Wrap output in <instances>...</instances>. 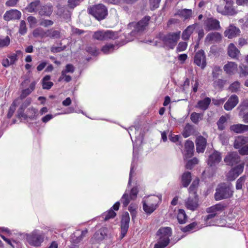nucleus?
<instances>
[{"label":"nucleus","instance_id":"1","mask_svg":"<svg viewBox=\"0 0 248 248\" xmlns=\"http://www.w3.org/2000/svg\"><path fill=\"white\" fill-rule=\"evenodd\" d=\"M172 234L171 229L170 227H162L156 233L157 243L154 248H164L167 247L170 241V237Z\"/></svg>","mask_w":248,"mask_h":248},{"label":"nucleus","instance_id":"2","mask_svg":"<svg viewBox=\"0 0 248 248\" xmlns=\"http://www.w3.org/2000/svg\"><path fill=\"white\" fill-rule=\"evenodd\" d=\"M45 234L42 231L35 230L26 235L28 242L34 247H39L44 240Z\"/></svg>","mask_w":248,"mask_h":248},{"label":"nucleus","instance_id":"3","mask_svg":"<svg viewBox=\"0 0 248 248\" xmlns=\"http://www.w3.org/2000/svg\"><path fill=\"white\" fill-rule=\"evenodd\" d=\"M232 194L231 187L225 184H222L218 186L216 189L215 194V199L217 201L229 198Z\"/></svg>","mask_w":248,"mask_h":248},{"label":"nucleus","instance_id":"4","mask_svg":"<svg viewBox=\"0 0 248 248\" xmlns=\"http://www.w3.org/2000/svg\"><path fill=\"white\" fill-rule=\"evenodd\" d=\"M89 12L98 20L105 18L108 14L107 8L102 4L95 5L91 7L89 9Z\"/></svg>","mask_w":248,"mask_h":248},{"label":"nucleus","instance_id":"5","mask_svg":"<svg viewBox=\"0 0 248 248\" xmlns=\"http://www.w3.org/2000/svg\"><path fill=\"white\" fill-rule=\"evenodd\" d=\"M118 37V35L117 32L110 30L98 31L94 32L93 35V39L99 41L114 40L117 39Z\"/></svg>","mask_w":248,"mask_h":248},{"label":"nucleus","instance_id":"6","mask_svg":"<svg viewBox=\"0 0 248 248\" xmlns=\"http://www.w3.org/2000/svg\"><path fill=\"white\" fill-rule=\"evenodd\" d=\"M150 19V17L147 16L144 17L137 23H129L128 25L129 28H131L132 27H134L135 28L134 30L131 32L130 35L135 36L138 32L144 31L148 25Z\"/></svg>","mask_w":248,"mask_h":248},{"label":"nucleus","instance_id":"7","mask_svg":"<svg viewBox=\"0 0 248 248\" xmlns=\"http://www.w3.org/2000/svg\"><path fill=\"white\" fill-rule=\"evenodd\" d=\"M180 33L179 31L165 35L162 38L164 44L170 48L173 49L180 38Z\"/></svg>","mask_w":248,"mask_h":248},{"label":"nucleus","instance_id":"8","mask_svg":"<svg viewBox=\"0 0 248 248\" xmlns=\"http://www.w3.org/2000/svg\"><path fill=\"white\" fill-rule=\"evenodd\" d=\"M217 10L218 13L223 16H234L238 13V10L233 4L225 5L224 8L221 6H217Z\"/></svg>","mask_w":248,"mask_h":248},{"label":"nucleus","instance_id":"9","mask_svg":"<svg viewBox=\"0 0 248 248\" xmlns=\"http://www.w3.org/2000/svg\"><path fill=\"white\" fill-rule=\"evenodd\" d=\"M129 221L130 217L129 214L128 212H126L123 215L121 222V233L120 237L121 239L124 237L127 232L129 228Z\"/></svg>","mask_w":248,"mask_h":248},{"label":"nucleus","instance_id":"10","mask_svg":"<svg viewBox=\"0 0 248 248\" xmlns=\"http://www.w3.org/2000/svg\"><path fill=\"white\" fill-rule=\"evenodd\" d=\"M75 71V67L72 64H68L65 66V69L62 70L61 76L60 77L58 80L61 81L64 80L66 82H69L72 80L70 76L67 75V73H73Z\"/></svg>","mask_w":248,"mask_h":248},{"label":"nucleus","instance_id":"11","mask_svg":"<svg viewBox=\"0 0 248 248\" xmlns=\"http://www.w3.org/2000/svg\"><path fill=\"white\" fill-rule=\"evenodd\" d=\"M240 30L233 24H231L224 32L225 37L229 39H232L239 36L240 34Z\"/></svg>","mask_w":248,"mask_h":248},{"label":"nucleus","instance_id":"12","mask_svg":"<svg viewBox=\"0 0 248 248\" xmlns=\"http://www.w3.org/2000/svg\"><path fill=\"white\" fill-rule=\"evenodd\" d=\"M88 232L87 229L82 231L76 230L71 236L70 242L71 243L77 245L85 236Z\"/></svg>","mask_w":248,"mask_h":248},{"label":"nucleus","instance_id":"13","mask_svg":"<svg viewBox=\"0 0 248 248\" xmlns=\"http://www.w3.org/2000/svg\"><path fill=\"white\" fill-rule=\"evenodd\" d=\"M194 62L202 69H204L206 65L205 55L203 50L197 52L194 57Z\"/></svg>","mask_w":248,"mask_h":248},{"label":"nucleus","instance_id":"14","mask_svg":"<svg viewBox=\"0 0 248 248\" xmlns=\"http://www.w3.org/2000/svg\"><path fill=\"white\" fill-rule=\"evenodd\" d=\"M204 25L207 31L217 30L220 28L219 21L214 18H208L204 21Z\"/></svg>","mask_w":248,"mask_h":248},{"label":"nucleus","instance_id":"15","mask_svg":"<svg viewBox=\"0 0 248 248\" xmlns=\"http://www.w3.org/2000/svg\"><path fill=\"white\" fill-rule=\"evenodd\" d=\"M224 161L226 165L232 166L240 162V158L237 153L231 152L225 156Z\"/></svg>","mask_w":248,"mask_h":248},{"label":"nucleus","instance_id":"16","mask_svg":"<svg viewBox=\"0 0 248 248\" xmlns=\"http://www.w3.org/2000/svg\"><path fill=\"white\" fill-rule=\"evenodd\" d=\"M244 168V164L242 163L232 169L227 175L228 179L230 181L234 180L243 171Z\"/></svg>","mask_w":248,"mask_h":248},{"label":"nucleus","instance_id":"17","mask_svg":"<svg viewBox=\"0 0 248 248\" xmlns=\"http://www.w3.org/2000/svg\"><path fill=\"white\" fill-rule=\"evenodd\" d=\"M21 16V13L19 11L16 9H12L6 11L4 15L3 18L6 21H9L19 19Z\"/></svg>","mask_w":248,"mask_h":248},{"label":"nucleus","instance_id":"18","mask_svg":"<svg viewBox=\"0 0 248 248\" xmlns=\"http://www.w3.org/2000/svg\"><path fill=\"white\" fill-rule=\"evenodd\" d=\"M221 34L217 32L208 33L205 39V44L209 45L211 43H218L221 40Z\"/></svg>","mask_w":248,"mask_h":248},{"label":"nucleus","instance_id":"19","mask_svg":"<svg viewBox=\"0 0 248 248\" xmlns=\"http://www.w3.org/2000/svg\"><path fill=\"white\" fill-rule=\"evenodd\" d=\"M198 196L192 197L189 196L185 202V206L191 211L195 210L198 207Z\"/></svg>","mask_w":248,"mask_h":248},{"label":"nucleus","instance_id":"20","mask_svg":"<svg viewBox=\"0 0 248 248\" xmlns=\"http://www.w3.org/2000/svg\"><path fill=\"white\" fill-rule=\"evenodd\" d=\"M120 203L119 202H116L113 206L107 212H105L103 214V217H104L105 220H108L110 218H114L116 215V213L115 212V211H118L119 210L120 207Z\"/></svg>","mask_w":248,"mask_h":248},{"label":"nucleus","instance_id":"21","mask_svg":"<svg viewBox=\"0 0 248 248\" xmlns=\"http://www.w3.org/2000/svg\"><path fill=\"white\" fill-rule=\"evenodd\" d=\"M194 143L192 141L187 140L185 144V150L183 154L184 158L187 159L190 158L193 154Z\"/></svg>","mask_w":248,"mask_h":248},{"label":"nucleus","instance_id":"22","mask_svg":"<svg viewBox=\"0 0 248 248\" xmlns=\"http://www.w3.org/2000/svg\"><path fill=\"white\" fill-rule=\"evenodd\" d=\"M238 97L236 95H231L224 105L226 110H231L234 108L238 103Z\"/></svg>","mask_w":248,"mask_h":248},{"label":"nucleus","instance_id":"23","mask_svg":"<svg viewBox=\"0 0 248 248\" xmlns=\"http://www.w3.org/2000/svg\"><path fill=\"white\" fill-rule=\"evenodd\" d=\"M207 141L205 138L200 136L196 140V150L198 153H203L206 146Z\"/></svg>","mask_w":248,"mask_h":248},{"label":"nucleus","instance_id":"24","mask_svg":"<svg viewBox=\"0 0 248 248\" xmlns=\"http://www.w3.org/2000/svg\"><path fill=\"white\" fill-rule=\"evenodd\" d=\"M221 157L219 152L215 151L212 153L208 159L207 163L210 166H214L221 161Z\"/></svg>","mask_w":248,"mask_h":248},{"label":"nucleus","instance_id":"25","mask_svg":"<svg viewBox=\"0 0 248 248\" xmlns=\"http://www.w3.org/2000/svg\"><path fill=\"white\" fill-rule=\"evenodd\" d=\"M53 11V6L49 4L40 6L38 9V14L41 16H49Z\"/></svg>","mask_w":248,"mask_h":248},{"label":"nucleus","instance_id":"26","mask_svg":"<svg viewBox=\"0 0 248 248\" xmlns=\"http://www.w3.org/2000/svg\"><path fill=\"white\" fill-rule=\"evenodd\" d=\"M17 60V54L13 53L8 55L7 58L3 59L2 61L1 64L4 67H8L9 66L14 64Z\"/></svg>","mask_w":248,"mask_h":248},{"label":"nucleus","instance_id":"27","mask_svg":"<svg viewBox=\"0 0 248 248\" xmlns=\"http://www.w3.org/2000/svg\"><path fill=\"white\" fill-rule=\"evenodd\" d=\"M197 25V23H195L187 27V28L183 31L182 33V39L185 41L189 40L190 35L193 32Z\"/></svg>","mask_w":248,"mask_h":248},{"label":"nucleus","instance_id":"28","mask_svg":"<svg viewBox=\"0 0 248 248\" xmlns=\"http://www.w3.org/2000/svg\"><path fill=\"white\" fill-rule=\"evenodd\" d=\"M230 130L234 133L239 134L242 133L245 131H248V125H245L240 124H234L232 125L230 127Z\"/></svg>","mask_w":248,"mask_h":248},{"label":"nucleus","instance_id":"29","mask_svg":"<svg viewBox=\"0 0 248 248\" xmlns=\"http://www.w3.org/2000/svg\"><path fill=\"white\" fill-rule=\"evenodd\" d=\"M224 71L229 75H233L237 71V65L234 62H230L223 67Z\"/></svg>","mask_w":248,"mask_h":248},{"label":"nucleus","instance_id":"30","mask_svg":"<svg viewBox=\"0 0 248 248\" xmlns=\"http://www.w3.org/2000/svg\"><path fill=\"white\" fill-rule=\"evenodd\" d=\"M248 142V137L240 136L237 137L234 142V147L240 149Z\"/></svg>","mask_w":248,"mask_h":248},{"label":"nucleus","instance_id":"31","mask_svg":"<svg viewBox=\"0 0 248 248\" xmlns=\"http://www.w3.org/2000/svg\"><path fill=\"white\" fill-rule=\"evenodd\" d=\"M228 54L230 57L235 59L237 58L239 55L240 51L233 44L231 43L228 47Z\"/></svg>","mask_w":248,"mask_h":248},{"label":"nucleus","instance_id":"32","mask_svg":"<svg viewBox=\"0 0 248 248\" xmlns=\"http://www.w3.org/2000/svg\"><path fill=\"white\" fill-rule=\"evenodd\" d=\"M150 201H143V209L147 214H150L156 208V206L151 203Z\"/></svg>","mask_w":248,"mask_h":248},{"label":"nucleus","instance_id":"33","mask_svg":"<svg viewBox=\"0 0 248 248\" xmlns=\"http://www.w3.org/2000/svg\"><path fill=\"white\" fill-rule=\"evenodd\" d=\"M224 209V206L221 204H217L206 209L208 213L215 214V216L222 212Z\"/></svg>","mask_w":248,"mask_h":248},{"label":"nucleus","instance_id":"34","mask_svg":"<svg viewBox=\"0 0 248 248\" xmlns=\"http://www.w3.org/2000/svg\"><path fill=\"white\" fill-rule=\"evenodd\" d=\"M210 103L211 99L209 97H205L203 100L199 101L196 107L204 111L208 108Z\"/></svg>","mask_w":248,"mask_h":248},{"label":"nucleus","instance_id":"35","mask_svg":"<svg viewBox=\"0 0 248 248\" xmlns=\"http://www.w3.org/2000/svg\"><path fill=\"white\" fill-rule=\"evenodd\" d=\"M40 1L39 0H35L31 2L26 8L28 12L33 13L38 11V8H40Z\"/></svg>","mask_w":248,"mask_h":248},{"label":"nucleus","instance_id":"36","mask_svg":"<svg viewBox=\"0 0 248 248\" xmlns=\"http://www.w3.org/2000/svg\"><path fill=\"white\" fill-rule=\"evenodd\" d=\"M199 184L198 179H195L188 189L189 196L192 197L198 196L197 194V190Z\"/></svg>","mask_w":248,"mask_h":248},{"label":"nucleus","instance_id":"37","mask_svg":"<svg viewBox=\"0 0 248 248\" xmlns=\"http://www.w3.org/2000/svg\"><path fill=\"white\" fill-rule=\"evenodd\" d=\"M191 181V173L189 172H184L181 178V181L184 187H187Z\"/></svg>","mask_w":248,"mask_h":248},{"label":"nucleus","instance_id":"38","mask_svg":"<svg viewBox=\"0 0 248 248\" xmlns=\"http://www.w3.org/2000/svg\"><path fill=\"white\" fill-rule=\"evenodd\" d=\"M11 43V39L8 36L0 35V48L8 47Z\"/></svg>","mask_w":248,"mask_h":248},{"label":"nucleus","instance_id":"39","mask_svg":"<svg viewBox=\"0 0 248 248\" xmlns=\"http://www.w3.org/2000/svg\"><path fill=\"white\" fill-rule=\"evenodd\" d=\"M50 76H46L42 79V86L44 89L49 90L53 85V83L49 80L50 79Z\"/></svg>","mask_w":248,"mask_h":248},{"label":"nucleus","instance_id":"40","mask_svg":"<svg viewBox=\"0 0 248 248\" xmlns=\"http://www.w3.org/2000/svg\"><path fill=\"white\" fill-rule=\"evenodd\" d=\"M33 35L35 37H40L41 38L47 37V30L44 31L42 28H37L33 31Z\"/></svg>","mask_w":248,"mask_h":248},{"label":"nucleus","instance_id":"41","mask_svg":"<svg viewBox=\"0 0 248 248\" xmlns=\"http://www.w3.org/2000/svg\"><path fill=\"white\" fill-rule=\"evenodd\" d=\"M145 201H150L151 203L154 204L155 206L157 207V205L159 202H160L161 201V196H155L152 195L148 196L145 199H144Z\"/></svg>","mask_w":248,"mask_h":248},{"label":"nucleus","instance_id":"42","mask_svg":"<svg viewBox=\"0 0 248 248\" xmlns=\"http://www.w3.org/2000/svg\"><path fill=\"white\" fill-rule=\"evenodd\" d=\"M106 236V230L102 229L96 232L93 235L94 238L98 241L102 240Z\"/></svg>","mask_w":248,"mask_h":248},{"label":"nucleus","instance_id":"43","mask_svg":"<svg viewBox=\"0 0 248 248\" xmlns=\"http://www.w3.org/2000/svg\"><path fill=\"white\" fill-rule=\"evenodd\" d=\"M131 200L129 191L126 190L121 198V202L123 206L125 207L128 205Z\"/></svg>","mask_w":248,"mask_h":248},{"label":"nucleus","instance_id":"44","mask_svg":"<svg viewBox=\"0 0 248 248\" xmlns=\"http://www.w3.org/2000/svg\"><path fill=\"white\" fill-rule=\"evenodd\" d=\"M118 47L117 45L108 44L104 46L101 50L105 54H108L112 52L115 49L118 48Z\"/></svg>","mask_w":248,"mask_h":248},{"label":"nucleus","instance_id":"45","mask_svg":"<svg viewBox=\"0 0 248 248\" xmlns=\"http://www.w3.org/2000/svg\"><path fill=\"white\" fill-rule=\"evenodd\" d=\"M177 217L179 223H185L187 217L185 211L183 209H179Z\"/></svg>","mask_w":248,"mask_h":248},{"label":"nucleus","instance_id":"46","mask_svg":"<svg viewBox=\"0 0 248 248\" xmlns=\"http://www.w3.org/2000/svg\"><path fill=\"white\" fill-rule=\"evenodd\" d=\"M209 215L204 217L205 225L206 226H212L214 224L213 218L216 216L215 214L208 213Z\"/></svg>","mask_w":248,"mask_h":248},{"label":"nucleus","instance_id":"47","mask_svg":"<svg viewBox=\"0 0 248 248\" xmlns=\"http://www.w3.org/2000/svg\"><path fill=\"white\" fill-rule=\"evenodd\" d=\"M38 114V110L37 109L33 108H28L26 114V117H29V118L33 119H35Z\"/></svg>","mask_w":248,"mask_h":248},{"label":"nucleus","instance_id":"48","mask_svg":"<svg viewBox=\"0 0 248 248\" xmlns=\"http://www.w3.org/2000/svg\"><path fill=\"white\" fill-rule=\"evenodd\" d=\"M203 114L196 112H193L191 114L190 118L194 123H198L202 119Z\"/></svg>","mask_w":248,"mask_h":248},{"label":"nucleus","instance_id":"49","mask_svg":"<svg viewBox=\"0 0 248 248\" xmlns=\"http://www.w3.org/2000/svg\"><path fill=\"white\" fill-rule=\"evenodd\" d=\"M192 127L190 125L187 124L186 125L184 130L182 133V135L184 138H186L190 136L192 134Z\"/></svg>","mask_w":248,"mask_h":248},{"label":"nucleus","instance_id":"50","mask_svg":"<svg viewBox=\"0 0 248 248\" xmlns=\"http://www.w3.org/2000/svg\"><path fill=\"white\" fill-rule=\"evenodd\" d=\"M192 10L189 9H183L179 12V15L183 17L185 19L189 18L192 15Z\"/></svg>","mask_w":248,"mask_h":248},{"label":"nucleus","instance_id":"51","mask_svg":"<svg viewBox=\"0 0 248 248\" xmlns=\"http://www.w3.org/2000/svg\"><path fill=\"white\" fill-rule=\"evenodd\" d=\"M47 36L53 38H59L60 37V32L58 31L53 30L52 29L47 30Z\"/></svg>","mask_w":248,"mask_h":248},{"label":"nucleus","instance_id":"52","mask_svg":"<svg viewBox=\"0 0 248 248\" xmlns=\"http://www.w3.org/2000/svg\"><path fill=\"white\" fill-rule=\"evenodd\" d=\"M27 31V28L26 22L24 20H21L19 25L18 32L21 35H24L26 33Z\"/></svg>","mask_w":248,"mask_h":248},{"label":"nucleus","instance_id":"53","mask_svg":"<svg viewBox=\"0 0 248 248\" xmlns=\"http://www.w3.org/2000/svg\"><path fill=\"white\" fill-rule=\"evenodd\" d=\"M240 83L238 81H235L231 84L229 87V90L233 93L237 92L240 89Z\"/></svg>","mask_w":248,"mask_h":248},{"label":"nucleus","instance_id":"54","mask_svg":"<svg viewBox=\"0 0 248 248\" xmlns=\"http://www.w3.org/2000/svg\"><path fill=\"white\" fill-rule=\"evenodd\" d=\"M161 0H149L150 9L152 10L158 8Z\"/></svg>","mask_w":248,"mask_h":248},{"label":"nucleus","instance_id":"55","mask_svg":"<svg viewBox=\"0 0 248 248\" xmlns=\"http://www.w3.org/2000/svg\"><path fill=\"white\" fill-rule=\"evenodd\" d=\"M197 226V223L195 222H193L185 227H184L182 231L184 232H193L194 231V229L195 227Z\"/></svg>","mask_w":248,"mask_h":248},{"label":"nucleus","instance_id":"56","mask_svg":"<svg viewBox=\"0 0 248 248\" xmlns=\"http://www.w3.org/2000/svg\"><path fill=\"white\" fill-rule=\"evenodd\" d=\"M18 101V99H16V100H15L14 101V102L13 103L12 106L10 107L9 110V112L7 114V117L9 118H11L12 116V115L16 109V102Z\"/></svg>","mask_w":248,"mask_h":248},{"label":"nucleus","instance_id":"57","mask_svg":"<svg viewBox=\"0 0 248 248\" xmlns=\"http://www.w3.org/2000/svg\"><path fill=\"white\" fill-rule=\"evenodd\" d=\"M138 191V189L137 186L134 187L131 189L130 192H129V195L130 197L131 200H134L136 199Z\"/></svg>","mask_w":248,"mask_h":248},{"label":"nucleus","instance_id":"58","mask_svg":"<svg viewBox=\"0 0 248 248\" xmlns=\"http://www.w3.org/2000/svg\"><path fill=\"white\" fill-rule=\"evenodd\" d=\"M187 46V44L185 42H181L178 44L176 48L177 52H181L185 50Z\"/></svg>","mask_w":248,"mask_h":248},{"label":"nucleus","instance_id":"59","mask_svg":"<svg viewBox=\"0 0 248 248\" xmlns=\"http://www.w3.org/2000/svg\"><path fill=\"white\" fill-rule=\"evenodd\" d=\"M245 181V176H242L240 178H239L236 184V188L237 189H241L242 188V186L244 185V183Z\"/></svg>","mask_w":248,"mask_h":248},{"label":"nucleus","instance_id":"60","mask_svg":"<svg viewBox=\"0 0 248 248\" xmlns=\"http://www.w3.org/2000/svg\"><path fill=\"white\" fill-rule=\"evenodd\" d=\"M221 72L220 67L218 66H215L213 67L212 75L214 78H217Z\"/></svg>","mask_w":248,"mask_h":248},{"label":"nucleus","instance_id":"61","mask_svg":"<svg viewBox=\"0 0 248 248\" xmlns=\"http://www.w3.org/2000/svg\"><path fill=\"white\" fill-rule=\"evenodd\" d=\"M27 20L29 23L30 26L31 28L34 27L37 23V19L33 16H29L27 18Z\"/></svg>","mask_w":248,"mask_h":248},{"label":"nucleus","instance_id":"62","mask_svg":"<svg viewBox=\"0 0 248 248\" xmlns=\"http://www.w3.org/2000/svg\"><path fill=\"white\" fill-rule=\"evenodd\" d=\"M53 24V21L49 19H43L41 20L40 25L45 27L51 26Z\"/></svg>","mask_w":248,"mask_h":248},{"label":"nucleus","instance_id":"63","mask_svg":"<svg viewBox=\"0 0 248 248\" xmlns=\"http://www.w3.org/2000/svg\"><path fill=\"white\" fill-rule=\"evenodd\" d=\"M31 92L28 89H26L23 90L22 91L21 94L19 98H18V100L19 99L22 100L26 98L28 95H29Z\"/></svg>","mask_w":248,"mask_h":248},{"label":"nucleus","instance_id":"64","mask_svg":"<svg viewBox=\"0 0 248 248\" xmlns=\"http://www.w3.org/2000/svg\"><path fill=\"white\" fill-rule=\"evenodd\" d=\"M239 68L240 69L241 73L242 75L244 76L248 75V66L244 64H241L240 65Z\"/></svg>","mask_w":248,"mask_h":248}]
</instances>
